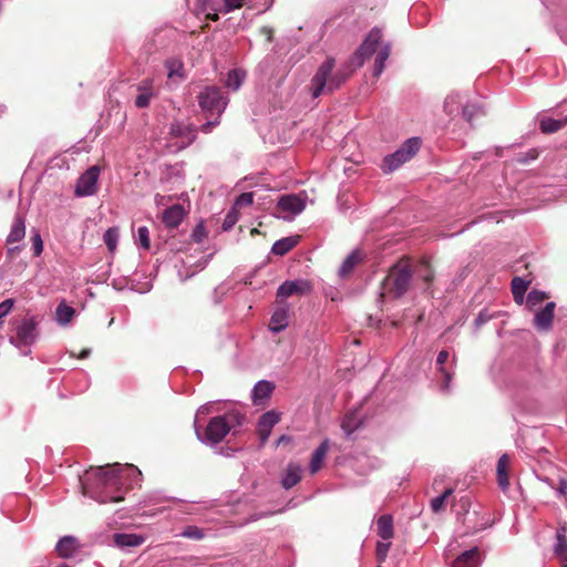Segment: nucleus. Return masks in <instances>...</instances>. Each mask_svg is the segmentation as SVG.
<instances>
[{
    "instance_id": "obj_1",
    "label": "nucleus",
    "mask_w": 567,
    "mask_h": 567,
    "mask_svg": "<svg viewBox=\"0 0 567 567\" xmlns=\"http://www.w3.org/2000/svg\"><path fill=\"white\" fill-rule=\"evenodd\" d=\"M142 473L132 464L101 466L81 482L82 493L99 503H117L123 499V487L138 482Z\"/></svg>"
},
{
    "instance_id": "obj_2",
    "label": "nucleus",
    "mask_w": 567,
    "mask_h": 567,
    "mask_svg": "<svg viewBox=\"0 0 567 567\" xmlns=\"http://www.w3.org/2000/svg\"><path fill=\"white\" fill-rule=\"evenodd\" d=\"M244 415L237 410H230L223 415L214 416L209 420L202 433L199 426L195 427L197 439L207 445H217L225 436L235 431L243 424Z\"/></svg>"
},
{
    "instance_id": "obj_3",
    "label": "nucleus",
    "mask_w": 567,
    "mask_h": 567,
    "mask_svg": "<svg viewBox=\"0 0 567 567\" xmlns=\"http://www.w3.org/2000/svg\"><path fill=\"white\" fill-rule=\"evenodd\" d=\"M199 105L203 111L210 113L212 115L216 114L217 117L214 121H207L202 125V131L204 133H209L213 127L218 125L219 116L225 111L228 100L223 95L220 89L217 87H207L198 96Z\"/></svg>"
},
{
    "instance_id": "obj_4",
    "label": "nucleus",
    "mask_w": 567,
    "mask_h": 567,
    "mask_svg": "<svg viewBox=\"0 0 567 567\" xmlns=\"http://www.w3.org/2000/svg\"><path fill=\"white\" fill-rule=\"evenodd\" d=\"M334 66L333 59H327L318 69L317 73L311 80V95L317 99L321 94L332 92L338 89L343 81L338 74L332 75L331 72Z\"/></svg>"
},
{
    "instance_id": "obj_5",
    "label": "nucleus",
    "mask_w": 567,
    "mask_h": 567,
    "mask_svg": "<svg viewBox=\"0 0 567 567\" xmlns=\"http://www.w3.org/2000/svg\"><path fill=\"white\" fill-rule=\"evenodd\" d=\"M421 140L419 137L408 138L401 147L394 153L386 155L383 158L381 168L385 174L392 173L404 163L410 161L420 150Z\"/></svg>"
},
{
    "instance_id": "obj_6",
    "label": "nucleus",
    "mask_w": 567,
    "mask_h": 567,
    "mask_svg": "<svg viewBox=\"0 0 567 567\" xmlns=\"http://www.w3.org/2000/svg\"><path fill=\"white\" fill-rule=\"evenodd\" d=\"M38 320L35 317L23 318L17 326L16 336L10 342L21 350L23 354L30 352L29 347L38 339Z\"/></svg>"
},
{
    "instance_id": "obj_7",
    "label": "nucleus",
    "mask_w": 567,
    "mask_h": 567,
    "mask_svg": "<svg viewBox=\"0 0 567 567\" xmlns=\"http://www.w3.org/2000/svg\"><path fill=\"white\" fill-rule=\"evenodd\" d=\"M305 194H290L284 195L277 203V212L275 215L285 220H291L297 215L301 214L306 208Z\"/></svg>"
},
{
    "instance_id": "obj_8",
    "label": "nucleus",
    "mask_w": 567,
    "mask_h": 567,
    "mask_svg": "<svg viewBox=\"0 0 567 567\" xmlns=\"http://www.w3.org/2000/svg\"><path fill=\"white\" fill-rule=\"evenodd\" d=\"M450 352L447 350H442L439 352L436 357V370L442 375V383L440 385V390L442 393L451 392V382L455 373L456 358L453 357L451 362H449Z\"/></svg>"
},
{
    "instance_id": "obj_9",
    "label": "nucleus",
    "mask_w": 567,
    "mask_h": 567,
    "mask_svg": "<svg viewBox=\"0 0 567 567\" xmlns=\"http://www.w3.org/2000/svg\"><path fill=\"white\" fill-rule=\"evenodd\" d=\"M100 168L91 166L78 179L75 185V195L78 197L92 196L96 193Z\"/></svg>"
},
{
    "instance_id": "obj_10",
    "label": "nucleus",
    "mask_w": 567,
    "mask_h": 567,
    "mask_svg": "<svg viewBox=\"0 0 567 567\" xmlns=\"http://www.w3.org/2000/svg\"><path fill=\"white\" fill-rule=\"evenodd\" d=\"M312 290L311 284L306 279L287 280L282 282L277 290L278 299H286L293 295L303 296Z\"/></svg>"
},
{
    "instance_id": "obj_11",
    "label": "nucleus",
    "mask_w": 567,
    "mask_h": 567,
    "mask_svg": "<svg viewBox=\"0 0 567 567\" xmlns=\"http://www.w3.org/2000/svg\"><path fill=\"white\" fill-rule=\"evenodd\" d=\"M390 280L392 282L395 297H400L405 293L411 282V271L409 267L404 265L394 268L390 274Z\"/></svg>"
},
{
    "instance_id": "obj_12",
    "label": "nucleus",
    "mask_w": 567,
    "mask_h": 567,
    "mask_svg": "<svg viewBox=\"0 0 567 567\" xmlns=\"http://www.w3.org/2000/svg\"><path fill=\"white\" fill-rule=\"evenodd\" d=\"M382 33L379 29H373L367 35L364 42L358 49L355 53V59L358 60V64L361 65L364 59L371 56L375 51L381 41Z\"/></svg>"
},
{
    "instance_id": "obj_13",
    "label": "nucleus",
    "mask_w": 567,
    "mask_h": 567,
    "mask_svg": "<svg viewBox=\"0 0 567 567\" xmlns=\"http://www.w3.org/2000/svg\"><path fill=\"white\" fill-rule=\"evenodd\" d=\"M556 303L550 301L535 313L534 326L538 331H549L553 326L554 311Z\"/></svg>"
},
{
    "instance_id": "obj_14",
    "label": "nucleus",
    "mask_w": 567,
    "mask_h": 567,
    "mask_svg": "<svg viewBox=\"0 0 567 567\" xmlns=\"http://www.w3.org/2000/svg\"><path fill=\"white\" fill-rule=\"evenodd\" d=\"M290 309L288 305H280L271 315L269 329L275 333L284 331L289 324Z\"/></svg>"
},
{
    "instance_id": "obj_15",
    "label": "nucleus",
    "mask_w": 567,
    "mask_h": 567,
    "mask_svg": "<svg viewBox=\"0 0 567 567\" xmlns=\"http://www.w3.org/2000/svg\"><path fill=\"white\" fill-rule=\"evenodd\" d=\"M187 212L181 204H174L162 213V221L167 228H176L185 218Z\"/></svg>"
},
{
    "instance_id": "obj_16",
    "label": "nucleus",
    "mask_w": 567,
    "mask_h": 567,
    "mask_svg": "<svg viewBox=\"0 0 567 567\" xmlns=\"http://www.w3.org/2000/svg\"><path fill=\"white\" fill-rule=\"evenodd\" d=\"M279 420L280 416L275 411H268L260 416L257 427L261 444L266 443L272 427L279 422Z\"/></svg>"
},
{
    "instance_id": "obj_17",
    "label": "nucleus",
    "mask_w": 567,
    "mask_h": 567,
    "mask_svg": "<svg viewBox=\"0 0 567 567\" xmlns=\"http://www.w3.org/2000/svg\"><path fill=\"white\" fill-rule=\"evenodd\" d=\"M136 90L138 94L135 99V106L138 109L147 107L151 103L152 97L154 96L153 80H142L137 84Z\"/></svg>"
},
{
    "instance_id": "obj_18",
    "label": "nucleus",
    "mask_w": 567,
    "mask_h": 567,
    "mask_svg": "<svg viewBox=\"0 0 567 567\" xmlns=\"http://www.w3.org/2000/svg\"><path fill=\"white\" fill-rule=\"evenodd\" d=\"M78 539L73 536H63L55 545V550L62 558L72 557L78 551Z\"/></svg>"
},
{
    "instance_id": "obj_19",
    "label": "nucleus",
    "mask_w": 567,
    "mask_h": 567,
    "mask_svg": "<svg viewBox=\"0 0 567 567\" xmlns=\"http://www.w3.org/2000/svg\"><path fill=\"white\" fill-rule=\"evenodd\" d=\"M509 456L508 454H503L497 462L496 473H497V483L502 491H507L509 487Z\"/></svg>"
},
{
    "instance_id": "obj_20",
    "label": "nucleus",
    "mask_w": 567,
    "mask_h": 567,
    "mask_svg": "<svg viewBox=\"0 0 567 567\" xmlns=\"http://www.w3.org/2000/svg\"><path fill=\"white\" fill-rule=\"evenodd\" d=\"M301 472L302 468L300 465L290 463L288 464L282 478H281V485L285 489H290L295 485H297L301 480Z\"/></svg>"
},
{
    "instance_id": "obj_21",
    "label": "nucleus",
    "mask_w": 567,
    "mask_h": 567,
    "mask_svg": "<svg viewBox=\"0 0 567 567\" xmlns=\"http://www.w3.org/2000/svg\"><path fill=\"white\" fill-rule=\"evenodd\" d=\"M480 563V551L476 547L463 551L452 563V567H477Z\"/></svg>"
},
{
    "instance_id": "obj_22",
    "label": "nucleus",
    "mask_w": 567,
    "mask_h": 567,
    "mask_svg": "<svg viewBox=\"0 0 567 567\" xmlns=\"http://www.w3.org/2000/svg\"><path fill=\"white\" fill-rule=\"evenodd\" d=\"M465 96L460 92H452L450 93L443 103L444 112L447 115H455L460 113V110L462 109L464 104Z\"/></svg>"
},
{
    "instance_id": "obj_23",
    "label": "nucleus",
    "mask_w": 567,
    "mask_h": 567,
    "mask_svg": "<svg viewBox=\"0 0 567 567\" xmlns=\"http://www.w3.org/2000/svg\"><path fill=\"white\" fill-rule=\"evenodd\" d=\"M362 424V416L359 410L347 413L342 420L341 427L344 434L350 437L351 434Z\"/></svg>"
},
{
    "instance_id": "obj_24",
    "label": "nucleus",
    "mask_w": 567,
    "mask_h": 567,
    "mask_svg": "<svg viewBox=\"0 0 567 567\" xmlns=\"http://www.w3.org/2000/svg\"><path fill=\"white\" fill-rule=\"evenodd\" d=\"M328 451H329V440L327 439L316 449V451L313 452V454L311 456L310 464H309V470H310L311 474H316L321 468L323 460L326 458Z\"/></svg>"
},
{
    "instance_id": "obj_25",
    "label": "nucleus",
    "mask_w": 567,
    "mask_h": 567,
    "mask_svg": "<svg viewBox=\"0 0 567 567\" xmlns=\"http://www.w3.org/2000/svg\"><path fill=\"white\" fill-rule=\"evenodd\" d=\"M566 527L563 526L557 529L556 538L557 543L555 545V554L563 564V567H567V539H566Z\"/></svg>"
},
{
    "instance_id": "obj_26",
    "label": "nucleus",
    "mask_w": 567,
    "mask_h": 567,
    "mask_svg": "<svg viewBox=\"0 0 567 567\" xmlns=\"http://www.w3.org/2000/svg\"><path fill=\"white\" fill-rule=\"evenodd\" d=\"M144 537L136 534H115L114 543L120 548L137 547L142 545Z\"/></svg>"
},
{
    "instance_id": "obj_27",
    "label": "nucleus",
    "mask_w": 567,
    "mask_h": 567,
    "mask_svg": "<svg viewBox=\"0 0 567 567\" xmlns=\"http://www.w3.org/2000/svg\"><path fill=\"white\" fill-rule=\"evenodd\" d=\"M274 390V385L269 381H258L252 389V401L258 404L269 398Z\"/></svg>"
},
{
    "instance_id": "obj_28",
    "label": "nucleus",
    "mask_w": 567,
    "mask_h": 567,
    "mask_svg": "<svg viewBox=\"0 0 567 567\" xmlns=\"http://www.w3.org/2000/svg\"><path fill=\"white\" fill-rule=\"evenodd\" d=\"M378 535L389 540L393 537V519L390 515H382L377 522Z\"/></svg>"
},
{
    "instance_id": "obj_29",
    "label": "nucleus",
    "mask_w": 567,
    "mask_h": 567,
    "mask_svg": "<svg viewBox=\"0 0 567 567\" xmlns=\"http://www.w3.org/2000/svg\"><path fill=\"white\" fill-rule=\"evenodd\" d=\"M25 236V225L22 217L17 216L12 224L11 230L7 237L8 244H13L22 240Z\"/></svg>"
},
{
    "instance_id": "obj_30",
    "label": "nucleus",
    "mask_w": 567,
    "mask_h": 567,
    "mask_svg": "<svg viewBox=\"0 0 567 567\" xmlns=\"http://www.w3.org/2000/svg\"><path fill=\"white\" fill-rule=\"evenodd\" d=\"M298 244V236L281 238L272 245L271 251L275 255L284 256Z\"/></svg>"
},
{
    "instance_id": "obj_31",
    "label": "nucleus",
    "mask_w": 567,
    "mask_h": 567,
    "mask_svg": "<svg viewBox=\"0 0 567 567\" xmlns=\"http://www.w3.org/2000/svg\"><path fill=\"white\" fill-rule=\"evenodd\" d=\"M74 315V308L66 305L65 302H60L55 309V320L60 326L63 327L70 323Z\"/></svg>"
},
{
    "instance_id": "obj_32",
    "label": "nucleus",
    "mask_w": 567,
    "mask_h": 567,
    "mask_svg": "<svg viewBox=\"0 0 567 567\" xmlns=\"http://www.w3.org/2000/svg\"><path fill=\"white\" fill-rule=\"evenodd\" d=\"M528 288V282L520 277H515L512 280V293L515 302L522 305L525 298L526 290Z\"/></svg>"
},
{
    "instance_id": "obj_33",
    "label": "nucleus",
    "mask_w": 567,
    "mask_h": 567,
    "mask_svg": "<svg viewBox=\"0 0 567 567\" xmlns=\"http://www.w3.org/2000/svg\"><path fill=\"white\" fill-rule=\"evenodd\" d=\"M390 44H384L380 51L377 54L375 62H374V69H373V75L375 78H379L381 73L383 72L385 68V62L389 59L390 55Z\"/></svg>"
},
{
    "instance_id": "obj_34",
    "label": "nucleus",
    "mask_w": 567,
    "mask_h": 567,
    "mask_svg": "<svg viewBox=\"0 0 567 567\" xmlns=\"http://www.w3.org/2000/svg\"><path fill=\"white\" fill-rule=\"evenodd\" d=\"M567 123V116L563 120L545 117L540 120L539 126L543 133H555L563 128Z\"/></svg>"
},
{
    "instance_id": "obj_35",
    "label": "nucleus",
    "mask_w": 567,
    "mask_h": 567,
    "mask_svg": "<svg viewBox=\"0 0 567 567\" xmlns=\"http://www.w3.org/2000/svg\"><path fill=\"white\" fill-rule=\"evenodd\" d=\"M361 260V255L359 251H352L342 262L341 267L339 268V276L346 277L349 275L355 265H358Z\"/></svg>"
},
{
    "instance_id": "obj_36",
    "label": "nucleus",
    "mask_w": 567,
    "mask_h": 567,
    "mask_svg": "<svg viewBox=\"0 0 567 567\" xmlns=\"http://www.w3.org/2000/svg\"><path fill=\"white\" fill-rule=\"evenodd\" d=\"M245 79V73L239 70H233L228 73L226 85L234 91H237Z\"/></svg>"
},
{
    "instance_id": "obj_37",
    "label": "nucleus",
    "mask_w": 567,
    "mask_h": 567,
    "mask_svg": "<svg viewBox=\"0 0 567 567\" xmlns=\"http://www.w3.org/2000/svg\"><path fill=\"white\" fill-rule=\"evenodd\" d=\"M548 296L540 290L533 289L528 292L526 298V305L532 310L540 305Z\"/></svg>"
},
{
    "instance_id": "obj_38",
    "label": "nucleus",
    "mask_w": 567,
    "mask_h": 567,
    "mask_svg": "<svg viewBox=\"0 0 567 567\" xmlns=\"http://www.w3.org/2000/svg\"><path fill=\"white\" fill-rule=\"evenodd\" d=\"M103 240L111 252L115 251L118 241V230L116 228H109L103 235Z\"/></svg>"
},
{
    "instance_id": "obj_39",
    "label": "nucleus",
    "mask_w": 567,
    "mask_h": 567,
    "mask_svg": "<svg viewBox=\"0 0 567 567\" xmlns=\"http://www.w3.org/2000/svg\"><path fill=\"white\" fill-rule=\"evenodd\" d=\"M217 406H218V403H216V402H208V403L202 405L196 412L195 420H194V427L199 426L198 423L203 416L210 414L215 411H218Z\"/></svg>"
},
{
    "instance_id": "obj_40",
    "label": "nucleus",
    "mask_w": 567,
    "mask_h": 567,
    "mask_svg": "<svg viewBox=\"0 0 567 567\" xmlns=\"http://www.w3.org/2000/svg\"><path fill=\"white\" fill-rule=\"evenodd\" d=\"M136 243L138 244V246L141 248H143L144 250H147L151 246V241H150V230L146 226H141L137 228V231H136Z\"/></svg>"
},
{
    "instance_id": "obj_41",
    "label": "nucleus",
    "mask_w": 567,
    "mask_h": 567,
    "mask_svg": "<svg viewBox=\"0 0 567 567\" xmlns=\"http://www.w3.org/2000/svg\"><path fill=\"white\" fill-rule=\"evenodd\" d=\"M453 493L452 488H446L441 495L431 501V508L434 513L441 512L445 506L446 498Z\"/></svg>"
},
{
    "instance_id": "obj_42",
    "label": "nucleus",
    "mask_w": 567,
    "mask_h": 567,
    "mask_svg": "<svg viewBox=\"0 0 567 567\" xmlns=\"http://www.w3.org/2000/svg\"><path fill=\"white\" fill-rule=\"evenodd\" d=\"M200 7L206 11L207 18L214 21L218 19V9L215 6L214 0H200Z\"/></svg>"
},
{
    "instance_id": "obj_43",
    "label": "nucleus",
    "mask_w": 567,
    "mask_h": 567,
    "mask_svg": "<svg viewBox=\"0 0 567 567\" xmlns=\"http://www.w3.org/2000/svg\"><path fill=\"white\" fill-rule=\"evenodd\" d=\"M165 68L167 69V76L169 79H174L175 76L182 78L181 70L182 63L176 60H171L165 63Z\"/></svg>"
},
{
    "instance_id": "obj_44",
    "label": "nucleus",
    "mask_w": 567,
    "mask_h": 567,
    "mask_svg": "<svg viewBox=\"0 0 567 567\" xmlns=\"http://www.w3.org/2000/svg\"><path fill=\"white\" fill-rule=\"evenodd\" d=\"M181 536L198 540L204 537V533L200 528L196 526H188L181 533Z\"/></svg>"
},
{
    "instance_id": "obj_45",
    "label": "nucleus",
    "mask_w": 567,
    "mask_h": 567,
    "mask_svg": "<svg viewBox=\"0 0 567 567\" xmlns=\"http://www.w3.org/2000/svg\"><path fill=\"white\" fill-rule=\"evenodd\" d=\"M31 243L34 256H40L43 251V241L38 230L32 233Z\"/></svg>"
},
{
    "instance_id": "obj_46",
    "label": "nucleus",
    "mask_w": 567,
    "mask_h": 567,
    "mask_svg": "<svg viewBox=\"0 0 567 567\" xmlns=\"http://www.w3.org/2000/svg\"><path fill=\"white\" fill-rule=\"evenodd\" d=\"M245 3V0H224L223 7L217 8L218 12H230L233 10L239 9Z\"/></svg>"
},
{
    "instance_id": "obj_47",
    "label": "nucleus",
    "mask_w": 567,
    "mask_h": 567,
    "mask_svg": "<svg viewBox=\"0 0 567 567\" xmlns=\"http://www.w3.org/2000/svg\"><path fill=\"white\" fill-rule=\"evenodd\" d=\"M190 237L195 243H203V240L207 237V233L203 221L198 223L195 226Z\"/></svg>"
},
{
    "instance_id": "obj_48",
    "label": "nucleus",
    "mask_w": 567,
    "mask_h": 567,
    "mask_svg": "<svg viewBox=\"0 0 567 567\" xmlns=\"http://www.w3.org/2000/svg\"><path fill=\"white\" fill-rule=\"evenodd\" d=\"M14 305L13 299H6L0 303V327L3 324V319L10 313Z\"/></svg>"
},
{
    "instance_id": "obj_49",
    "label": "nucleus",
    "mask_w": 567,
    "mask_h": 567,
    "mask_svg": "<svg viewBox=\"0 0 567 567\" xmlns=\"http://www.w3.org/2000/svg\"><path fill=\"white\" fill-rule=\"evenodd\" d=\"M238 220V215H237V212L235 209H231L225 217L224 219V223H223V229L224 230H229L234 227V225L237 223Z\"/></svg>"
},
{
    "instance_id": "obj_50",
    "label": "nucleus",
    "mask_w": 567,
    "mask_h": 567,
    "mask_svg": "<svg viewBox=\"0 0 567 567\" xmlns=\"http://www.w3.org/2000/svg\"><path fill=\"white\" fill-rule=\"evenodd\" d=\"M254 202V194L252 193H243L239 195L235 202V206L237 207H244L249 206Z\"/></svg>"
},
{
    "instance_id": "obj_51",
    "label": "nucleus",
    "mask_w": 567,
    "mask_h": 567,
    "mask_svg": "<svg viewBox=\"0 0 567 567\" xmlns=\"http://www.w3.org/2000/svg\"><path fill=\"white\" fill-rule=\"evenodd\" d=\"M461 110H462V114H463L464 118L467 122H471L472 118L474 117V115L478 112L477 106L470 105V104H463Z\"/></svg>"
},
{
    "instance_id": "obj_52",
    "label": "nucleus",
    "mask_w": 567,
    "mask_h": 567,
    "mask_svg": "<svg viewBox=\"0 0 567 567\" xmlns=\"http://www.w3.org/2000/svg\"><path fill=\"white\" fill-rule=\"evenodd\" d=\"M389 548H390V543H378L377 555H378L379 560H383L386 557Z\"/></svg>"
},
{
    "instance_id": "obj_53",
    "label": "nucleus",
    "mask_w": 567,
    "mask_h": 567,
    "mask_svg": "<svg viewBox=\"0 0 567 567\" xmlns=\"http://www.w3.org/2000/svg\"><path fill=\"white\" fill-rule=\"evenodd\" d=\"M556 491H557L558 496H566V494H567V480L559 478V485H558Z\"/></svg>"
},
{
    "instance_id": "obj_54",
    "label": "nucleus",
    "mask_w": 567,
    "mask_h": 567,
    "mask_svg": "<svg viewBox=\"0 0 567 567\" xmlns=\"http://www.w3.org/2000/svg\"><path fill=\"white\" fill-rule=\"evenodd\" d=\"M169 199L171 197H166L161 194H156L154 197V202L157 207L165 206Z\"/></svg>"
},
{
    "instance_id": "obj_55",
    "label": "nucleus",
    "mask_w": 567,
    "mask_h": 567,
    "mask_svg": "<svg viewBox=\"0 0 567 567\" xmlns=\"http://www.w3.org/2000/svg\"><path fill=\"white\" fill-rule=\"evenodd\" d=\"M260 32L266 35L268 42L271 41V35H272V29L271 28L262 27L260 29Z\"/></svg>"
},
{
    "instance_id": "obj_56",
    "label": "nucleus",
    "mask_w": 567,
    "mask_h": 567,
    "mask_svg": "<svg viewBox=\"0 0 567 567\" xmlns=\"http://www.w3.org/2000/svg\"><path fill=\"white\" fill-rule=\"evenodd\" d=\"M291 441V437L288 436V435H281L278 440H277V446L281 445V444H285V443H289Z\"/></svg>"
},
{
    "instance_id": "obj_57",
    "label": "nucleus",
    "mask_w": 567,
    "mask_h": 567,
    "mask_svg": "<svg viewBox=\"0 0 567 567\" xmlns=\"http://www.w3.org/2000/svg\"><path fill=\"white\" fill-rule=\"evenodd\" d=\"M171 131L173 134H181V124H178V123L172 124Z\"/></svg>"
},
{
    "instance_id": "obj_58",
    "label": "nucleus",
    "mask_w": 567,
    "mask_h": 567,
    "mask_svg": "<svg viewBox=\"0 0 567 567\" xmlns=\"http://www.w3.org/2000/svg\"><path fill=\"white\" fill-rule=\"evenodd\" d=\"M487 319L483 317L482 313H480V316L476 318V323L477 324H481L483 322H485Z\"/></svg>"
},
{
    "instance_id": "obj_59",
    "label": "nucleus",
    "mask_w": 567,
    "mask_h": 567,
    "mask_svg": "<svg viewBox=\"0 0 567 567\" xmlns=\"http://www.w3.org/2000/svg\"><path fill=\"white\" fill-rule=\"evenodd\" d=\"M89 354H90V350H89V349H85V350H83V351L81 352L80 358H81V359L87 358V357H89Z\"/></svg>"
},
{
    "instance_id": "obj_60",
    "label": "nucleus",
    "mask_w": 567,
    "mask_h": 567,
    "mask_svg": "<svg viewBox=\"0 0 567 567\" xmlns=\"http://www.w3.org/2000/svg\"><path fill=\"white\" fill-rule=\"evenodd\" d=\"M424 280L427 282L432 280V274L430 270H427V274L424 276Z\"/></svg>"
},
{
    "instance_id": "obj_61",
    "label": "nucleus",
    "mask_w": 567,
    "mask_h": 567,
    "mask_svg": "<svg viewBox=\"0 0 567 567\" xmlns=\"http://www.w3.org/2000/svg\"><path fill=\"white\" fill-rule=\"evenodd\" d=\"M450 551H451L450 547H449V548H446V550H445V553H444V556H445V558H446V559H449V558H450Z\"/></svg>"
},
{
    "instance_id": "obj_62",
    "label": "nucleus",
    "mask_w": 567,
    "mask_h": 567,
    "mask_svg": "<svg viewBox=\"0 0 567 567\" xmlns=\"http://www.w3.org/2000/svg\"><path fill=\"white\" fill-rule=\"evenodd\" d=\"M4 112V106L0 105V115Z\"/></svg>"
}]
</instances>
